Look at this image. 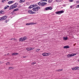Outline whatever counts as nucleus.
Segmentation results:
<instances>
[{"label":"nucleus","mask_w":79,"mask_h":79,"mask_svg":"<svg viewBox=\"0 0 79 79\" xmlns=\"http://www.w3.org/2000/svg\"><path fill=\"white\" fill-rule=\"evenodd\" d=\"M41 2H47V0H40Z\"/></svg>","instance_id":"nucleus-30"},{"label":"nucleus","mask_w":79,"mask_h":79,"mask_svg":"<svg viewBox=\"0 0 79 79\" xmlns=\"http://www.w3.org/2000/svg\"><path fill=\"white\" fill-rule=\"evenodd\" d=\"M41 3H40V2H39V3H38V4L40 6H41Z\"/></svg>","instance_id":"nucleus-33"},{"label":"nucleus","mask_w":79,"mask_h":79,"mask_svg":"<svg viewBox=\"0 0 79 79\" xmlns=\"http://www.w3.org/2000/svg\"><path fill=\"white\" fill-rule=\"evenodd\" d=\"M8 17L7 16L5 15L3 16L2 18H0V21H3V20H5Z\"/></svg>","instance_id":"nucleus-5"},{"label":"nucleus","mask_w":79,"mask_h":79,"mask_svg":"<svg viewBox=\"0 0 79 79\" xmlns=\"http://www.w3.org/2000/svg\"><path fill=\"white\" fill-rule=\"evenodd\" d=\"M77 3H79V1H77Z\"/></svg>","instance_id":"nucleus-42"},{"label":"nucleus","mask_w":79,"mask_h":79,"mask_svg":"<svg viewBox=\"0 0 79 79\" xmlns=\"http://www.w3.org/2000/svg\"><path fill=\"white\" fill-rule=\"evenodd\" d=\"M77 70H79V67L77 66Z\"/></svg>","instance_id":"nucleus-39"},{"label":"nucleus","mask_w":79,"mask_h":79,"mask_svg":"<svg viewBox=\"0 0 79 79\" xmlns=\"http://www.w3.org/2000/svg\"><path fill=\"white\" fill-rule=\"evenodd\" d=\"M69 2H74V0H69Z\"/></svg>","instance_id":"nucleus-28"},{"label":"nucleus","mask_w":79,"mask_h":79,"mask_svg":"<svg viewBox=\"0 0 79 79\" xmlns=\"http://www.w3.org/2000/svg\"><path fill=\"white\" fill-rule=\"evenodd\" d=\"M78 62H79V60H78Z\"/></svg>","instance_id":"nucleus-43"},{"label":"nucleus","mask_w":79,"mask_h":79,"mask_svg":"<svg viewBox=\"0 0 79 79\" xmlns=\"http://www.w3.org/2000/svg\"><path fill=\"white\" fill-rule=\"evenodd\" d=\"M74 5H73L70 6V8H73V7H74Z\"/></svg>","instance_id":"nucleus-25"},{"label":"nucleus","mask_w":79,"mask_h":79,"mask_svg":"<svg viewBox=\"0 0 79 79\" xmlns=\"http://www.w3.org/2000/svg\"><path fill=\"white\" fill-rule=\"evenodd\" d=\"M13 69V67H9V69Z\"/></svg>","instance_id":"nucleus-22"},{"label":"nucleus","mask_w":79,"mask_h":79,"mask_svg":"<svg viewBox=\"0 0 79 79\" xmlns=\"http://www.w3.org/2000/svg\"><path fill=\"white\" fill-rule=\"evenodd\" d=\"M72 69L73 71H76V70H77V67H74L72 68Z\"/></svg>","instance_id":"nucleus-10"},{"label":"nucleus","mask_w":79,"mask_h":79,"mask_svg":"<svg viewBox=\"0 0 79 79\" xmlns=\"http://www.w3.org/2000/svg\"><path fill=\"white\" fill-rule=\"evenodd\" d=\"M18 5V3H15V4L11 5L10 6V8H9L10 10H13V9H14V8H15L17 7V5Z\"/></svg>","instance_id":"nucleus-1"},{"label":"nucleus","mask_w":79,"mask_h":79,"mask_svg":"<svg viewBox=\"0 0 79 79\" xmlns=\"http://www.w3.org/2000/svg\"><path fill=\"white\" fill-rule=\"evenodd\" d=\"M27 39V37L26 36L21 38L19 39V41L23 42V41H25Z\"/></svg>","instance_id":"nucleus-3"},{"label":"nucleus","mask_w":79,"mask_h":79,"mask_svg":"<svg viewBox=\"0 0 79 79\" xmlns=\"http://www.w3.org/2000/svg\"><path fill=\"white\" fill-rule=\"evenodd\" d=\"M64 12V11L63 10H60L59 11L56 12L55 13L56 14H57V15H60V14L63 13Z\"/></svg>","instance_id":"nucleus-7"},{"label":"nucleus","mask_w":79,"mask_h":79,"mask_svg":"<svg viewBox=\"0 0 79 79\" xmlns=\"http://www.w3.org/2000/svg\"><path fill=\"white\" fill-rule=\"evenodd\" d=\"M74 46V45H73Z\"/></svg>","instance_id":"nucleus-47"},{"label":"nucleus","mask_w":79,"mask_h":79,"mask_svg":"<svg viewBox=\"0 0 79 79\" xmlns=\"http://www.w3.org/2000/svg\"><path fill=\"white\" fill-rule=\"evenodd\" d=\"M75 55H76V54H70L67 55V57L68 58H69V57L74 56H75Z\"/></svg>","instance_id":"nucleus-8"},{"label":"nucleus","mask_w":79,"mask_h":79,"mask_svg":"<svg viewBox=\"0 0 79 79\" xmlns=\"http://www.w3.org/2000/svg\"><path fill=\"white\" fill-rule=\"evenodd\" d=\"M7 21H8L7 20H6L5 21V23H7Z\"/></svg>","instance_id":"nucleus-40"},{"label":"nucleus","mask_w":79,"mask_h":79,"mask_svg":"<svg viewBox=\"0 0 79 79\" xmlns=\"http://www.w3.org/2000/svg\"><path fill=\"white\" fill-rule=\"evenodd\" d=\"M48 10H52V8L51 7H48Z\"/></svg>","instance_id":"nucleus-19"},{"label":"nucleus","mask_w":79,"mask_h":79,"mask_svg":"<svg viewBox=\"0 0 79 79\" xmlns=\"http://www.w3.org/2000/svg\"><path fill=\"white\" fill-rule=\"evenodd\" d=\"M34 6V5H31L29 7V8H33Z\"/></svg>","instance_id":"nucleus-17"},{"label":"nucleus","mask_w":79,"mask_h":79,"mask_svg":"<svg viewBox=\"0 0 79 79\" xmlns=\"http://www.w3.org/2000/svg\"><path fill=\"white\" fill-rule=\"evenodd\" d=\"M6 65H9V64H10V62H7L6 63Z\"/></svg>","instance_id":"nucleus-31"},{"label":"nucleus","mask_w":79,"mask_h":79,"mask_svg":"<svg viewBox=\"0 0 79 79\" xmlns=\"http://www.w3.org/2000/svg\"><path fill=\"white\" fill-rule=\"evenodd\" d=\"M10 40H15V39L14 38H11L10 39Z\"/></svg>","instance_id":"nucleus-29"},{"label":"nucleus","mask_w":79,"mask_h":79,"mask_svg":"<svg viewBox=\"0 0 79 79\" xmlns=\"http://www.w3.org/2000/svg\"><path fill=\"white\" fill-rule=\"evenodd\" d=\"M7 55H9V53H8V54H7Z\"/></svg>","instance_id":"nucleus-44"},{"label":"nucleus","mask_w":79,"mask_h":79,"mask_svg":"<svg viewBox=\"0 0 79 79\" xmlns=\"http://www.w3.org/2000/svg\"><path fill=\"white\" fill-rule=\"evenodd\" d=\"M12 13H12V12H11V14H12Z\"/></svg>","instance_id":"nucleus-45"},{"label":"nucleus","mask_w":79,"mask_h":79,"mask_svg":"<svg viewBox=\"0 0 79 79\" xmlns=\"http://www.w3.org/2000/svg\"><path fill=\"white\" fill-rule=\"evenodd\" d=\"M56 1L57 3H59L60 2V0H56Z\"/></svg>","instance_id":"nucleus-23"},{"label":"nucleus","mask_w":79,"mask_h":79,"mask_svg":"<svg viewBox=\"0 0 79 79\" xmlns=\"http://www.w3.org/2000/svg\"><path fill=\"white\" fill-rule=\"evenodd\" d=\"M47 3L46 2H42L41 3V6H44L45 5H47Z\"/></svg>","instance_id":"nucleus-11"},{"label":"nucleus","mask_w":79,"mask_h":79,"mask_svg":"<svg viewBox=\"0 0 79 79\" xmlns=\"http://www.w3.org/2000/svg\"><path fill=\"white\" fill-rule=\"evenodd\" d=\"M3 13H4L3 11L1 10L0 11V14H3Z\"/></svg>","instance_id":"nucleus-21"},{"label":"nucleus","mask_w":79,"mask_h":79,"mask_svg":"<svg viewBox=\"0 0 79 79\" xmlns=\"http://www.w3.org/2000/svg\"><path fill=\"white\" fill-rule=\"evenodd\" d=\"M27 57V56H23V58H26Z\"/></svg>","instance_id":"nucleus-38"},{"label":"nucleus","mask_w":79,"mask_h":79,"mask_svg":"<svg viewBox=\"0 0 79 79\" xmlns=\"http://www.w3.org/2000/svg\"><path fill=\"white\" fill-rule=\"evenodd\" d=\"M37 24V23H34L33 22H31L29 23H26V26H30L31 25H35Z\"/></svg>","instance_id":"nucleus-6"},{"label":"nucleus","mask_w":79,"mask_h":79,"mask_svg":"<svg viewBox=\"0 0 79 79\" xmlns=\"http://www.w3.org/2000/svg\"><path fill=\"white\" fill-rule=\"evenodd\" d=\"M19 53H13L12 54V55L13 56V55H18Z\"/></svg>","instance_id":"nucleus-15"},{"label":"nucleus","mask_w":79,"mask_h":79,"mask_svg":"<svg viewBox=\"0 0 79 79\" xmlns=\"http://www.w3.org/2000/svg\"><path fill=\"white\" fill-rule=\"evenodd\" d=\"M7 0V1H8V0Z\"/></svg>","instance_id":"nucleus-46"},{"label":"nucleus","mask_w":79,"mask_h":79,"mask_svg":"<svg viewBox=\"0 0 79 79\" xmlns=\"http://www.w3.org/2000/svg\"><path fill=\"white\" fill-rule=\"evenodd\" d=\"M63 71V69H59L57 70V71Z\"/></svg>","instance_id":"nucleus-34"},{"label":"nucleus","mask_w":79,"mask_h":79,"mask_svg":"<svg viewBox=\"0 0 79 79\" xmlns=\"http://www.w3.org/2000/svg\"><path fill=\"white\" fill-rule=\"evenodd\" d=\"M45 9L46 10H48V7H46Z\"/></svg>","instance_id":"nucleus-27"},{"label":"nucleus","mask_w":79,"mask_h":79,"mask_svg":"<svg viewBox=\"0 0 79 79\" xmlns=\"http://www.w3.org/2000/svg\"><path fill=\"white\" fill-rule=\"evenodd\" d=\"M33 49L32 48H27L26 49V50H27L28 51H30V50H33Z\"/></svg>","instance_id":"nucleus-14"},{"label":"nucleus","mask_w":79,"mask_h":79,"mask_svg":"<svg viewBox=\"0 0 79 79\" xmlns=\"http://www.w3.org/2000/svg\"><path fill=\"white\" fill-rule=\"evenodd\" d=\"M42 55L43 56H49V55H51V53H43L42 54Z\"/></svg>","instance_id":"nucleus-4"},{"label":"nucleus","mask_w":79,"mask_h":79,"mask_svg":"<svg viewBox=\"0 0 79 79\" xmlns=\"http://www.w3.org/2000/svg\"><path fill=\"white\" fill-rule=\"evenodd\" d=\"M25 2V0H20L19 1L20 3H23V2Z\"/></svg>","instance_id":"nucleus-18"},{"label":"nucleus","mask_w":79,"mask_h":79,"mask_svg":"<svg viewBox=\"0 0 79 79\" xmlns=\"http://www.w3.org/2000/svg\"><path fill=\"white\" fill-rule=\"evenodd\" d=\"M14 3V1H9L8 2V4H11V3Z\"/></svg>","instance_id":"nucleus-13"},{"label":"nucleus","mask_w":79,"mask_h":79,"mask_svg":"<svg viewBox=\"0 0 79 79\" xmlns=\"http://www.w3.org/2000/svg\"><path fill=\"white\" fill-rule=\"evenodd\" d=\"M48 2L49 3H52V0H49Z\"/></svg>","instance_id":"nucleus-24"},{"label":"nucleus","mask_w":79,"mask_h":79,"mask_svg":"<svg viewBox=\"0 0 79 79\" xmlns=\"http://www.w3.org/2000/svg\"><path fill=\"white\" fill-rule=\"evenodd\" d=\"M9 7V6H6L5 7H4V9H7V8H8Z\"/></svg>","instance_id":"nucleus-26"},{"label":"nucleus","mask_w":79,"mask_h":79,"mask_svg":"<svg viewBox=\"0 0 79 79\" xmlns=\"http://www.w3.org/2000/svg\"><path fill=\"white\" fill-rule=\"evenodd\" d=\"M19 10V8L15 9L14 10V11H18Z\"/></svg>","instance_id":"nucleus-20"},{"label":"nucleus","mask_w":79,"mask_h":79,"mask_svg":"<svg viewBox=\"0 0 79 79\" xmlns=\"http://www.w3.org/2000/svg\"><path fill=\"white\" fill-rule=\"evenodd\" d=\"M70 48V47L69 46H65L63 47L64 48Z\"/></svg>","instance_id":"nucleus-12"},{"label":"nucleus","mask_w":79,"mask_h":79,"mask_svg":"<svg viewBox=\"0 0 79 79\" xmlns=\"http://www.w3.org/2000/svg\"><path fill=\"white\" fill-rule=\"evenodd\" d=\"M40 50V49H36V51L37 52H39V51Z\"/></svg>","instance_id":"nucleus-32"},{"label":"nucleus","mask_w":79,"mask_h":79,"mask_svg":"<svg viewBox=\"0 0 79 79\" xmlns=\"http://www.w3.org/2000/svg\"><path fill=\"white\" fill-rule=\"evenodd\" d=\"M5 2V0H2V3H4Z\"/></svg>","instance_id":"nucleus-36"},{"label":"nucleus","mask_w":79,"mask_h":79,"mask_svg":"<svg viewBox=\"0 0 79 79\" xmlns=\"http://www.w3.org/2000/svg\"><path fill=\"white\" fill-rule=\"evenodd\" d=\"M76 7V8H79V5H77V6Z\"/></svg>","instance_id":"nucleus-37"},{"label":"nucleus","mask_w":79,"mask_h":79,"mask_svg":"<svg viewBox=\"0 0 79 79\" xmlns=\"http://www.w3.org/2000/svg\"><path fill=\"white\" fill-rule=\"evenodd\" d=\"M2 63H3V62L0 61V64H2Z\"/></svg>","instance_id":"nucleus-41"},{"label":"nucleus","mask_w":79,"mask_h":79,"mask_svg":"<svg viewBox=\"0 0 79 79\" xmlns=\"http://www.w3.org/2000/svg\"><path fill=\"white\" fill-rule=\"evenodd\" d=\"M35 63H35V62L34 63H32L31 64L32 65H34V64H35Z\"/></svg>","instance_id":"nucleus-35"},{"label":"nucleus","mask_w":79,"mask_h":79,"mask_svg":"<svg viewBox=\"0 0 79 79\" xmlns=\"http://www.w3.org/2000/svg\"><path fill=\"white\" fill-rule=\"evenodd\" d=\"M28 12L29 13H30V14H35L36 13L35 12H33L31 10H29L28 11Z\"/></svg>","instance_id":"nucleus-9"},{"label":"nucleus","mask_w":79,"mask_h":79,"mask_svg":"<svg viewBox=\"0 0 79 79\" xmlns=\"http://www.w3.org/2000/svg\"><path fill=\"white\" fill-rule=\"evenodd\" d=\"M63 39L64 40H68V37H63Z\"/></svg>","instance_id":"nucleus-16"},{"label":"nucleus","mask_w":79,"mask_h":79,"mask_svg":"<svg viewBox=\"0 0 79 79\" xmlns=\"http://www.w3.org/2000/svg\"><path fill=\"white\" fill-rule=\"evenodd\" d=\"M40 8V6H37L35 7H34L33 8L32 10L34 11H35L37 12L39 11V10Z\"/></svg>","instance_id":"nucleus-2"}]
</instances>
